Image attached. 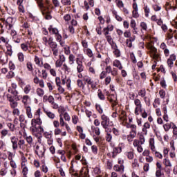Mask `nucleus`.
<instances>
[{"instance_id":"1","label":"nucleus","mask_w":177,"mask_h":177,"mask_svg":"<svg viewBox=\"0 0 177 177\" xmlns=\"http://www.w3.org/2000/svg\"><path fill=\"white\" fill-rule=\"evenodd\" d=\"M102 121L101 122V125L102 128H107L109 125H113V122H110V118L107 117L106 115L103 114L101 116Z\"/></svg>"},{"instance_id":"2","label":"nucleus","mask_w":177,"mask_h":177,"mask_svg":"<svg viewBox=\"0 0 177 177\" xmlns=\"http://www.w3.org/2000/svg\"><path fill=\"white\" fill-rule=\"evenodd\" d=\"M176 60V55L175 54L170 55L169 57L167 59V64L170 68L174 67V62Z\"/></svg>"},{"instance_id":"3","label":"nucleus","mask_w":177,"mask_h":177,"mask_svg":"<svg viewBox=\"0 0 177 177\" xmlns=\"http://www.w3.org/2000/svg\"><path fill=\"white\" fill-rule=\"evenodd\" d=\"M50 48H51L54 56H57V53H59V49H57V43L55 42L50 44Z\"/></svg>"},{"instance_id":"4","label":"nucleus","mask_w":177,"mask_h":177,"mask_svg":"<svg viewBox=\"0 0 177 177\" xmlns=\"http://www.w3.org/2000/svg\"><path fill=\"white\" fill-rule=\"evenodd\" d=\"M124 165H121L120 166L118 165H115L113 167L114 171H116V172H120L121 174H124Z\"/></svg>"},{"instance_id":"5","label":"nucleus","mask_w":177,"mask_h":177,"mask_svg":"<svg viewBox=\"0 0 177 177\" xmlns=\"http://www.w3.org/2000/svg\"><path fill=\"white\" fill-rule=\"evenodd\" d=\"M122 151V149L121 147H114L113 151L112 152L113 158H115L117 155Z\"/></svg>"},{"instance_id":"6","label":"nucleus","mask_w":177,"mask_h":177,"mask_svg":"<svg viewBox=\"0 0 177 177\" xmlns=\"http://www.w3.org/2000/svg\"><path fill=\"white\" fill-rule=\"evenodd\" d=\"M34 124H37V125H39V127H41V125H42V120L39 118H37L36 119H32L31 121L32 127H34L35 125Z\"/></svg>"},{"instance_id":"7","label":"nucleus","mask_w":177,"mask_h":177,"mask_svg":"<svg viewBox=\"0 0 177 177\" xmlns=\"http://www.w3.org/2000/svg\"><path fill=\"white\" fill-rule=\"evenodd\" d=\"M17 140L18 139L15 136L11 137V143H12L13 150H16L17 149Z\"/></svg>"},{"instance_id":"8","label":"nucleus","mask_w":177,"mask_h":177,"mask_svg":"<svg viewBox=\"0 0 177 177\" xmlns=\"http://www.w3.org/2000/svg\"><path fill=\"white\" fill-rule=\"evenodd\" d=\"M113 53L116 56V57H120V56H121V51L120 50V49H118L117 44H115V48H113Z\"/></svg>"},{"instance_id":"9","label":"nucleus","mask_w":177,"mask_h":177,"mask_svg":"<svg viewBox=\"0 0 177 177\" xmlns=\"http://www.w3.org/2000/svg\"><path fill=\"white\" fill-rule=\"evenodd\" d=\"M8 60H9V57H8V55H4V57L2 55L0 56V62L3 64H7Z\"/></svg>"},{"instance_id":"10","label":"nucleus","mask_w":177,"mask_h":177,"mask_svg":"<svg viewBox=\"0 0 177 177\" xmlns=\"http://www.w3.org/2000/svg\"><path fill=\"white\" fill-rule=\"evenodd\" d=\"M149 146L151 151H156V146H154V138H150Z\"/></svg>"},{"instance_id":"11","label":"nucleus","mask_w":177,"mask_h":177,"mask_svg":"<svg viewBox=\"0 0 177 177\" xmlns=\"http://www.w3.org/2000/svg\"><path fill=\"white\" fill-rule=\"evenodd\" d=\"M48 30L50 31V32H52V34H55V35L59 34V30H57V28H52V25H50L48 28Z\"/></svg>"},{"instance_id":"12","label":"nucleus","mask_w":177,"mask_h":177,"mask_svg":"<svg viewBox=\"0 0 177 177\" xmlns=\"http://www.w3.org/2000/svg\"><path fill=\"white\" fill-rule=\"evenodd\" d=\"M37 1V6L42 10L44 8H45V5L44 4V0H35Z\"/></svg>"},{"instance_id":"13","label":"nucleus","mask_w":177,"mask_h":177,"mask_svg":"<svg viewBox=\"0 0 177 177\" xmlns=\"http://www.w3.org/2000/svg\"><path fill=\"white\" fill-rule=\"evenodd\" d=\"M97 96L100 100H105L106 97H104V94L102 92V90L99 89L97 93Z\"/></svg>"},{"instance_id":"14","label":"nucleus","mask_w":177,"mask_h":177,"mask_svg":"<svg viewBox=\"0 0 177 177\" xmlns=\"http://www.w3.org/2000/svg\"><path fill=\"white\" fill-rule=\"evenodd\" d=\"M83 80H84V81L87 82V84L88 85H91V86H93L92 84H93V82H92V80H91V78L88 76H84Z\"/></svg>"},{"instance_id":"15","label":"nucleus","mask_w":177,"mask_h":177,"mask_svg":"<svg viewBox=\"0 0 177 177\" xmlns=\"http://www.w3.org/2000/svg\"><path fill=\"white\" fill-rule=\"evenodd\" d=\"M66 112V108H64L63 106H60L58 107V113H59V115H62L63 117L64 113Z\"/></svg>"},{"instance_id":"16","label":"nucleus","mask_w":177,"mask_h":177,"mask_svg":"<svg viewBox=\"0 0 177 177\" xmlns=\"http://www.w3.org/2000/svg\"><path fill=\"white\" fill-rule=\"evenodd\" d=\"M37 93L38 96H39L40 97H42V96H44V95L45 94V91H44V89L41 88H38L37 89Z\"/></svg>"},{"instance_id":"17","label":"nucleus","mask_w":177,"mask_h":177,"mask_svg":"<svg viewBox=\"0 0 177 177\" xmlns=\"http://www.w3.org/2000/svg\"><path fill=\"white\" fill-rule=\"evenodd\" d=\"M106 38L109 45H115L114 40H113V37H111L110 35L106 36Z\"/></svg>"},{"instance_id":"18","label":"nucleus","mask_w":177,"mask_h":177,"mask_svg":"<svg viewBox=\"0 0 177 177\" xmlns=\"http://www.w3.org/2000/svg\"><path fill=\"white\" fill-rule=\"evenodd\" d=\"M26 114L29 118H32V113H31V106L26 107Z\"/></svg>"},{"instance_id":"19","label":"nucleus","mask_w":177,"mask_h":177,"mask_svg":"<svg viewBox=\"0 0 177 177\" xmlns=\"http://www.w3.org/2000/svg\"><path fill=\"white\" fill-rule=\"evenodd\" d=\"M77 86H79V88H82V90L84 91L85 89V84H84V82H82V80H77Z\"/></svg>"},{"instance_id":"20","label":"nucleus","mask_w":177,"mask_h":177,"mask_svg":"<svg viewBox=\"0 0 177 177\" xmlns=\"http://www.w3.org/2000/svg\"><path fill=\"white\" fill-rule=\"evenodd\" d=\"M30 91H31V86L30 84H27L24 88V93H26V95H28V93H30Z\"/></svg>"},{"instance_id":"21","label":"nucleus","mask_w":177,"mask_h":177,"mask_svg":"<svg viewBox=\"0 0 177 177\" xmlns=\"http://www.w3.org/2000/svg\"><path fill=\"white\" fill-rule=\"evenodd\" d=\"M95 109L98 111V113H100V114H103V109L102 108V106H100V104H96Z\"/></svg>"},{"instance_id":"22","label":"nucleus","mask_w":177,"mask_h":177,"mask_svg":"<svg viewBox=\"0 0 177 177\" xmlns=\"http://www.w3.org/2000/svg\"><path fill=\"white\" fill-rule=\"evenodd\" d=\"M18 60L19 62H24V54L23 53H18Z\"/></svg>"},{"instance_id":"23","label":"nucleus","mask_w":177,"mask_h":177,"mask_svg":"<svg viewBox=\"0 0 177 177\" xmlns=\"http://www.w3.org/2000/svg\"><path fill=\"white\" fill-rule=\"evenodd\" d=\"M44 136L46 138V139H50V138H52V131H50V133L48 131H45L44 133Z\"/></svg>"},{"instance_id":"24","label":"nucleus","mask_w":177,"mask_h":177,"mask_svg":"<svg viewBox=\"0 0 177 177\" xmlns=\"http://www.w3.org/2000/svg\"><path fill=\"white\" fill-rule=\"evenodd\" d=\"M139 140L140 145H145L146 140L145 139V136H143V134H140Z\"/></svg>"},{"instance_id":"25","label":"nucleus","mask_w":177,"mask_h":177,"mask_svg":"<svg viewBox=\"0 0 177 177\" xmlns=\"http://www.w3.org/2000/svg\"><path fill=\"white\" fill-rule=\"evenodd\" d=\"M130 57H131V59L132 60L133 63L134 64H136V63L138 62V61L136 60V57H135V54L133 53H131L130 54Z\"/></svg>"},{"instance_id":"26","label":"nucleus","mask_w":177,"mask_h":177,"mask_svg":"<svg viewBox=\"0 0 177 177\" xmlns=\"http://www.w3.org/2000/svg\"><path fill=\"white\" fill-rule=\"evenodd\" d=\"M130 136L132 138H134L136 136V129H131L130 131Z\"/></svg>"},{"instance_id":"27","label":"nucleus","mask_w":177,"mask_h":177,"mask_svg":"<svg viewBox=\"0 0 177 177\" xmlns=\"http://www.w3.org/2000/svg\"><path fill=\"white\" fill-rule=\"evenodd\" d=\"M164 163L165 167H172V164H171V161L167 158L164 159Z\"/></svg>"},{"instance_id":"28","label":"nucleus","mask_w":177,"mask_h":177,"mask_svg":"<svg viewBox=\"0 0 177 177\" xmlns=\"http://www.w3.org/2000/svg\"><path fill=\"white\" fill-rule=\"evenodd\" d=\"M46 115L48 117V118H50L51 120H53L55 117V113L50 111L46 112Z\"/></svg>"},{"instance_id":"29","label":"nucleus","mask_w":177,"mask_h":177,"mask_svg":"<svg viewBox=\"0 0 177 177\" xmlns=\"http://www.w3.org/2000/svg\"><path fill=\"white\" fill-rule=\"evenodd\" d=\"M7 78L10 79V78H13V77H15V72L10 71L8 72V73L6 75Z\"/></svg>"},{"instance_id":"30","label":"nucleus","mask_w":177,"mask_h":177,"mask_svg":"<svg viewBox=\"0 0 177 177\" xmlns=\"http://www.w3.org/2000/svg\"><path fill=\"white\" fill-rule=\"evenodd\" d=\"M21 48L25 52H27V50H28V46L27 44H24V43L21 44Z\"/></svg>"},{"instance_id":"31","label":"nucleus","mask_w":177,"mask_h":177,"mask_svg":"<svg viewBox=\"0 0 177 177\" xmlns=\"http://www.w3.org/2000/svg\"><path fill=\"white\" fill-rule=\"evenodd\" d=\"M43 16H45L46 20H50L52 19V15H47L45 13V12L41 11Z\"/></svg>"},{"instance_id":"32","label":"nucleus","mask_w":177,"mask_h":177,"mask_svg":"<svg viewBox=\"0 0 177 177\" xmlns=\"http://www.w3.org/2000/svg\"><path fill=\"white\" fill-rule=\"evenodd\" d=\"M130 26L133 30H135V28H136V22L135 21V19H131Z\"/></svg>"},{"instance_id":"33","label":"nucleus","mask_w":177,"mask_h":177,"mask_svg":"<svg viewBox=\"0 0 177 177\" xmlns=\"http://www.w3.org/2000/svg\"><path fill=\"white\" fill-rule=\"evenodd\" d=\"M159 95H160L161 99H164L165 97V91H164V89H161L159 91Z\"/></svg>"},{"instance_id":"34","label":"nucleus","mask_w":177,"mask_h":177,"mask_svg":"<svg viewBox=\"0 0 177 177\" xmlns=\"http://www.w3.org/2000/svg\"><path fill=\"white\" fill-rule=\"evenodd\" d=\"M108 30V31H113V30H114V26L113 25H111L110 26V25H109L106 28H104L103 29V31H106V30Z\"/></svg>"},{"instance_id":"35","label":"nucleus","mask_w":177,"mask_h":177,"mask_svg":"<svg viewBox=\"0 0 177 177\" xmlns=\"http://www.w3.org/2000/svg\"><path fill=\"white\" fill-rule=\"evenodd\" d=\"M163 128H164L165 132H168V131H169V129H171V124H164Z\"/></svg>"},{"instance_id":"36","label":"nucleus","mask_w":177,"mask_h":177,"mask_svg":"<svg viewBox=\"0 0 177 177\" xmlns=\"http://www.w3.org/2000/svg\"><path fill=\"white\" fill-rule=\"evenodd\" d=\"M143 169L145 172H149V169H150V165L149 163H146L144 165Z\"/></svg>"},{"instance_id":"37","label":"nucleus","mask_w":177,"mask_h":177,"mask_svg":"<svg viewBox=\"0 0 177 177\" xmlns=\"http://www.w3.org/2000/svg\"><path fill=\"white\" fill-rule=\"evenodd\" d=\"M72 122H73V124L75 125L77 124V123L78 122V116L77 115H73L72 117Z\"/></svg>"},{"instance_id":"38","label":"nucleus","mask_w":177,"mask_h":177,"mask_svg":"<svg viewBox=\"0 0 177 177\" xmlns=\"http://www.w3.org/2000/svg\"><path fill=\"white\" fill-rule=\"evenodd\" d=\"M160 84L162 88H164V89L167 88V83L165 82V80L163 79L162 81H160Z\"/></svg>"},{"instance_id":"39","label":"nucleus","mask_w":177,"mask_h":177,"mask_svg":"<svg viewBox=\"0 0 177 177\" xmlns=\"http://www.w3.org/2000/svg\"><path fill=\"white\" fill-rule=\"evenodd\" d=\"M64 118L65 121H70L71 118H70V115H68V113L65 112L64 113Z\"/></svg>"},{"instance_id":"40","label":"nucleus","mask_w":177,"mask_h":177,"mask_svg":"<svg viewBox=\"0 0 177 177\" xmlns=\"http://www.w3.org/2000/svg\"><path fill=\"white\" fill-rule=\"evenodd\" d=\"M153 9L155 12H160V10H161V6H159L158 5H153Z\"/></svg>"},{"instance_id":"41","label":"nucleus","mask_w":177,"mask_h":177,"mask_svg":"<svg viewBox=\"0 0 177 177\" xmlns=\"http://www.w3.org/2000/svg\"><path fill=\"white\" fill-rule=\"evenodd\" d=\"M134 103L137 106V107H139V106L142 107V103L140 102V100L136 99L134 100Z\"/></svg>"},{"instance_id":"42","label":"nucleus","mask_w":177,"mask_h":177,"mask_svg":"<svg viewBox=\"0 0 177 177\" xmlns=\"http://www.w3.org/2000/svg\"><path fill=\"white\" fill-rule=\"evenodd\" d=\"M86 53L88 57H92V56H93V53L91 48H87Z\"/></svg>"},{"instance_id":"43","label":"nucleus","mask_w":177,"mask_h":177,"mask_svg":"<svg viewBox=\"0 0 177 177\" xmlns=\"http://www.w3.org/2000/svg\"><path fill=\"white\" fill-rule=\"evenodd\" d=\"M62 66H63V62L59 61V59L57 60L55 62V67L59 68L62 67Z\"/></svg>"},{"instance_id":"44","label":"nucleus","mask_w":177,"mask_h":177,"mask_svg":"<svg viewBox=\"0 0 177 177\" xmlns=\"http://www.w3.org/2000/svg\"><path fill=\"white\" fill-rule=\"evenodd\" d=\"M135 39H136V37H135V36H134L133 37H132L130 36L129 39H127L126 40V44H127V45H128V44H129V42H133V41H135Z\"/></svg>"},{"instance_id":"45","label":"nucleus","mask_w":177,"mask_h":177,"mask_svg":"<svg viewBox=\"0 0 177 177\" xmlns=\"http://www.w3.org/2000/svg\"><path fill=\"white\" fill-rule=\"evenodd\" d=\"M9 68L10 70H15L16 68L15 64L12 61L9 62Z\"/></svg>"},{"instance_id":"46","label":"nucleus","mask_w":177,"mask_h":177,"mask_svg":"<svg viewBox=\"0 0 177 177\" xmlns=\"http://www.w3.org/2000/svg\"><path fill=\"white\" fill-rule=\"evenodd\" d=\"M62 3H63V5H71V0H62L61 1Z\"/></svg>"},{"instance_id":"47","label":"nucleus","mask_w":177,"mask_h":177,"mask_svg":"<svg viewBox=\"0 0 177 177\" xmlns=\"http://www.w3.org/2000/svg\"><path fill=\"white\" fill-rule=\"evenodd\" d=\"M140 27L142 28V30H145V31L146 30H147V24H146V22H141Z\"/></svg>"},{"instance_id":"48","label":"nucleus","mask_w":177,"mask_h":177,"mask_svg":"<svg viewBox=\"0 0 177 177\" xmlns=\"http://www.w3.org/2000/svg\"><path fill=\"white\" fill-rule=\"evenodd\" d=\"M10 165L12 167V168H17V166L16 165V162L13 160V159L10 160Z\"/></svg>"},{"instance_id":"49","label":"nucleus","mask_w":177,"mask_h":177,"mask_svg":"<svg viewBox=\"0 0 177 177\" xmlns=\"http://www.w3.org/2000/svg\"><path fill=\"white\" fill-rule=\"evenodd\" d=\"M133 17L134 19H138L139 17V12H138V10H133Z\"/></svg>"},{"instance_id":"50","label":"nucleus","mask_w":177,"mask_h":177,"mask_svg":"<svg viewBox=\"0 0 177 177\" xmlns=\"http://www.w3.org/2000/svg\"><path fill=\"white\" fill-rule=\"evenodd\" d=\"M77 73H82L84 71V66L78 65L77 67Z\"/></svg>"},{"instance_id":"51","label":"nucleus","mask_w":177,"mask_h":177,"mask_svg":"<svg viewBox=\"0 0 177 177\" xmlns=\"http://www.w3.org/2000/svg\"><path fill=\"white\" fill-rule=\"evenodd\" d=\"M26 66L28 71H32V64H31V62H28Z\"/></svg>"},{"instance_id":"52","label":"nucleus","mask_w":177,"mask_h":177,"mask_svg":"<svg viewBox=\"0 0 177 177\" xmlns=\"http://www.w3.org/2000/svg\"><path fill=\"white\" fill-rule=\"evenodd\" d=\"M111 82V77L108 76L105 78V85H109Z\"/></svg>"},{"instance_id":"53","label":"nucleus","mask_w":177,"mask_h":177,"mask_svg":"<svg viewBox=\"0 0 177 177\" xmlns=\"http://www.w3.org/2000/svg\"><path fill=\"white\" fill-rule=\"evenodd\" d=\"M62 35H60V34H59V33H57V35H55V39H56V41H57V42H59V41H62Z\"/></svg>"},{"instance_id":"54","label":"nucleus","mask_w":177,"mask_h":177,"mask_svg":"<svg viewBox=\"0 0 177 177\" xmlns=\"http://www.w3.org/2000/svg\"><path fill=\"white\" fill-rule=\"evenodd\" d=\"M91 150L94 154H97V147H96V145H93L91 147Z\"/></svg>"},{"instance_id":"55","label":"nucleus","mask_w":177,"mask_h":177,"mask_svg":"<svg viewBox=\"0 0 177 177\" xmlns=\"http://www.w3.org/2000/svg\"><path fill=\"white\" fill-rule=\"evenodd\" d=\"M64 49L66 55H70V53H71V51L70 50V46L64 47Z\"/></svg>"},{"instance_id":"56","label":"nucleus","mask_w":177,"mask_h":177,"mask_svg":"<svg viewBox=\"0 0 177 177\" xmlns=\"http://www.w3.org/2000/svg\"><path fill=\"white\" fill-rule=\"evenodd\" d=\"M172 129H173V135H177V127L174 123H173Z\"/></svg>"},{"instance_id":"57","label":"nucleus","mask_w":177,"mask_h":177,"mask_svg":"<svg viewBox=\"0 0 177 177\" xmlns=\"http://www.w3.org/2000/svg\"><path fill=\"white\" fill-rule=\"evenodd\" d=\"M113 66H115V67H118L119 66H121V62H120V60H115L114 62H113Z\"/></svg>"},{"instance_id":"58","label":"nucleus","mask_w":177,"mask_h":177,"mask_svg":"<svg viewBox=\"0 0 177 177\" xmlns=\"http://www.w3.org/2000/svg\"><path fill=\"white\" fill-rule=\"evenodd\" d=\"M124 37L125 38H131V32L129 30H127L124 33Z\"/></svg>"},{"instance_id":"59","label":"nucleus","mask_w":177,"mask_h":177,"mask_svg":"<svg viewBox=\"0 0 177 177\" xmlns=\"http://www.w3.org/2000/svg\"><path fill=\"white\" fill-rule=\"evenodd\" d=\"M10 106H11L12 109H16V107H17V102L13 101V102H10Z\"/></svg>"},{"instance_id":"60","label":"nucleus","mask_w":177,"mask_h":177,"mask_svg":"<svg viewBox=\"0 0 177 177\" xmlns=\"http://www.w3.org/2000/svg\"><path fill=\"white\" fill-rule=\"evenodd\" d=\"M55 82H56V85H57V86H61L60 84H62V82H61V80H60V77H57L55 78Z\"/></svg>"},{"instance_id":"61","label":"nucleus","mask_w":177,"mask_h":177,"mask_svg":"<svg viewBox=\"0 0 177 177\" xmlns=\"http://www.w3.org/2000/svg\"><path fill=\"white\" fill-rule=\"evenodd\" d=\"M28 95H24L22 98V102L24 104H26L27 103V100H28Z\"/></svg>"},{"instance_id":"62","label":"nucleus","mask_w":177,"mask_h":177,"mask_svg":"<svg viewBox=\"0 0 177 177\" xmlns=\"http://www.w3.org/2000/svg\"><path fill=\"white\" fill-rule=\"evenodd\" d=\"M140 143V142L138 140H134L133 145L134 147H138V146H140L139 145Z\"/></svg>"},{"instance_id":"63","label":"nucleus","mask_w":177,"mask_h":177,"mask_svg":"<svg viewBox=\"0 0 177 177\" xmlns=\"http://www.w3.org/2000/svg\"><path fill=\"white\" fill-rule=\"evenodd\" d=\"M94 172L97 175H99V174H100L102 171H100V168L96 167L94 168Z\"/></svg>"},{"instance_id":"64","label":"nucleus","mask_w":177,"mask_h":177,"mask_svg":"<svg viewBox=\"0 0 177 177\" xmlns=\"http://www.w3.org/2000/svg\"><path fill=\"white\" fill-rule=\"evenodd\" d=\"M117 6L119 8H122L124 6V3L122 2V1L119 0V1H118Z\"/></svg>"}]
</instances>
